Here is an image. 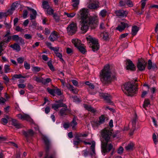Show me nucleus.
<instances>
[{
	"label": "nucleus",
	"instance_id": "1",
	"mask_svg": "<svg viewBox=\"0 0 158 158\" xmlns=\"http://www.w3.org/2000/svg\"><path fill=\"white\" fill-rule=\"evenodd\" d=\"M88 12L86 9L83 8L80 10L77 14L78 18L80 20L81 30L86 32L90 27L92 29H95L98 26V21L97 16H88Z\"/></svg>",
	"mask_w": 158,
	"mask_h": 158
},
{
	"label": "nucleus",
	"instance_id": "2",
	"mask_svg": "<svg viewBox=\"0 0 158 158\" xmlns=\"http://www.w3.org/2000/svg\"><path fill=\"white\" fill-rule=\"evenodd\" d=\"M112 134V131L108 128H105L101 131L102 137L100 138V140L101 151L102 153H107L112 150H114L113 145L110 143L111 141V137Z\"/></svg>",
	"mask_w": 158,
	"mask_h": 158
},
{
	"label": "nucleus",
	"instance_id": "3",
	"mask_svg": "<svg viewBox=\"0 0 158 158\" xmlns=\"http://www.w3.org/2000/svg\"><path fill=\"white\" fill-rule=\"evenodd\" d=\"M100 77L101 82L105 85L111 83L113 79H115L114 76L111 77V72L110 69V65L107 64L100 73Z\"/></svg>",
	"mask_w": 158,
	"mask_h": 158
},
{
	"label": "nucleus",
	"instance_id": "4",
	"mask_svg": "<svg viewBox=\"0 0 158 158\" xmlns=\"http://www.w3.org/2000/svg\"><path fill=\"white\" fill-rule=\"evenodd\" d=\"M42 139L46 145L45 153L44 158H56L55 152L52 148L49 139L45 136H43Z\"/></svg>",
	"mask_w": 158,
	"mask_h": 158
},
{
	"label": "nucleus",
	"instance_id": "5",
	"mask_svg": "<svg viewBox=\"0 0 158 158\" xmlns=\"http://www.w3.org/2000/svg\"><path fill=\"white\" fill-rule=\"evenodd\" d=\"M135 84L134 85L130 82L126 83L122 86V90L128 96L132 97L137 91V84Z\"/></svg>",
	"mask_w": 158,
	"mask_h": 158
},
{
	"label": "nucleus",
	"instance_id": "6",
	"mask_svg": "<svg viewBox=\"0 0 158 158\" xmlns=\"http://www.w3.org/2000/svg\"><path fill=\"white\" fill-rule=\"evenodd\" d=\"M77 28L76 23L73 22L71 23L66 28L68 35H72L74 34L77 31Z\"/></svg>",
	"mask_w": 158,
	"mask_h": 158
},
{
	"label": "nucleus",
	"instance_id": "7",
	"mask_svg": "<svg viewBox=\"0 0 158 158\" xmlns=\"http://www.w3.org/2000/svg\"><path fill=\"white\" fill-rule=\"evenodd\" d=\"M22 133V135L26 138L27 141H28L29 138L32 137L35 133L33 130L31 129H29L26 131L23 130Z\"/></svg>",
	"mask_w": 158,
	"mask_h": 158
},
{
	"label": "nucleus",
	"instance_id": "8",
	"mask_svg": "<svg viewBox=\"0 0 158 158\" xmlns=\"http://www.w3.org/2000/svg\"><path fill=\"white\" fill-rule=\"evenodd\" d=\"M99 96L101 98H103L107 103H109L110 104L113 103L111 100V97L110 94L107 93H100Z\"/></svg>",
	"mask_w": 158,
	"mask_h": 158
},
{
	"label": "nucleus",
	"instance_id": "9",
	"mask_svg": "<svg viewBox=\"0 0 158 158\" xmlns=\"http://www.w3.org/2000/svg\"><path fill=\"white\" fill-rule=\"evenodd\" d=\"M126 62V68L127 70H130L131 71L135 70V66L131 60L130 59H127Z\"/></svg>",
	"mask_w": 158,
	"mask_h": 158
},
{
	"label": "nucleus",
	"instance_id": "10",
	"mask_svg": "<svg viewBox=\"0 0 158 158\" xmlns=\"http://www.w3.org/2000/svg\"><path fill=\"white\" fill-rule=\"evenodd\" d=\"M147 64L144 60H138L137 64V67L139 70L142 71L145 69L146 64Z\"/></svg>",
	"mask_w": 158,
	"mask_h": 158
},
{
	"label": "nucleus",
	"instance_id": "11",
	"mask_svg": "<svg viewBox=\"0 0 158 158\" xmlns=\"http://www.w3.org/2000/svg\"><path fill=\"white\" fill-rule=\"evenodd\" d=\"M116 16L119 17H124L127 16L128 11L123 10H116L115 12Z\"/></svg>",
	"mask_w": 158,
	"mask_h": 158
},
{
	"label": "nucleus",
	"instance_id": "12",
	"mask_svg": "<svg viewBox=\"0 0 158 158\" xmlns=\"http://www.w3.org/2000/svg\"><path fill=\"white\" fill-rule=\"evenodd\" d=\"M121 0L119 2V4L120 6H125L126 5L129 7H132L133 6L132 2L131 0Z\"/></svg>",
	"mask_w": 158,
	"mask_h": 158
},
{
	"label": "nucleus",
	"instance_id": "13",
	"mask_svg": "<svg viewBox=\"0 0 158 158\" xmlns=\"http://www.w3.org/2000/svg\"><path fill=\"white\" fill-rule=\"evenodd\" d=\"M71 112V110L68 108V107L66 106L65 108H61L59 111V113L61 116H63L70 114Z\"/></svg>",
	"mask_w": 158,
	"mask_h": 158
},
{
	"label": "nucleus",
	"instance_id": "14",
	"mask_svg": "<svg viewBox=\"0 0 158 158\" xmlns=\"http://www.w3.org/2000/svg\"><path fill=\"white\" fill-rule=\"evenodd\" d=\"M11 122L12 125L17 129L22 128L23 127L21 124L19 123V122L16 119L11 118Z\"/></svg>",
	"mask_w": 158,
	"mask_h": 158
},
{
	"label": "nucleus",
	"instance_id": "15",
	"mask_svg": "<svg viewBox=\"0 0 158 158\" xmlns=\"http://www.w3.org/2000/svg\"><path fill=\"white\" fill-rule=\"evenodd\" d=\"M26 8L27 10L32 12L33 14H30V17L31 20H34L36 18L37 15V12L34 9L30 8L28 6H27Z\"/></svg>",
	"mask_w": 158,
	"mask_h": 158
},
{
	"label": "nucleus",
	"instance_id": "16",
	"mask_svg": "<svg viewBox=\"0 0 158 158\" xmlns=\"http://www.w3.org/2000/svg\"><path fill=\"white\" fill-rule=\"evenodd\" d=\"M58 38V35L56 31H54L51 34L49 37V39L52 42H54L57 40Z\"/></svg>",
	"mask_w": 158,
	"mask_h": 158
},
{
	"label": "nucleus",
	"instance_id": "17",
	"mask_svg": "<svg viewBox=\"0 0 158 158\" xmlns=\"http://www.w3.org/2000/svg\"><path fill=\"white\" fill-rule=\"evenodd\" d=\"M11 34L10 30H7L6 32V34L4 35V37H7V39H5L2 42L4 43H7L10 41L11 39V36L9 35Z\"/></svg>",
	"mask_w": 158,
	"mask_h": 158
},
{
	"label": "nucleus",
	"instance_id": "18",
	"mask_svg": "<svg viewBox=\"0 0 158 158\" xmlns=\"http://www.w3.org/2000/svg\"><path fill=\"white\" fill-rule=\"evenodd\" d=\"M99 7V2H96L95 3H91L89 4L88 7L90 9L95 10Z\"/></svg>",
	"mask_w": 158,
	"mask_h": 158
},
{
	"label": "nucleus",
	"instance_id": "19",
	"mask_svg": "<svg viewBox=\"0 0 158 158\" xmlns=\"http://www.w3.org/2000/svg\"><path fill=\"white\" fill-rule=\"evenodd\" d=\"M86 39L89 43H92V45H99L98 40L95 38H93L89 36V37H87Z\"/></svg>",
	"mask_w": 158,
	"mask_h": 158
},
{
	"label": "nucleus",
	"instance_id": "20",
	"mask_svg": "<svg viewBox=\"0 0 158 158\" xmlns=\"http://www.w3.org/2000/svg\"><path fill=\"white\" fill-rule=\"evenodd\" d=\"M148 69L150 70L152 69L154 70H156L157 69V67L156 65L155 64H152V61L150 60H149L148 62Z\"/></svg>",
	"mask_w": 158,
	"mask_h": 158
},
{
	"label": "nucleus",
	"instance_id": "21",
	"mask_svg": "<svg viewBox=\"0 0 158 158\" xmlns=\"http://www.w3.org/2000/svg\"><path fill=\"white\" fill-rule=\"evenodd\" d=\"M138 119V117L137 114L136 113L135 114V115L134 118H133L132 120V129L133 130V131H135V130L136 129V121H137Z\"/></svg>",
	"mask_w": 158,
	"mask_h": 158
},
{
	"label": "nucleus",
	"instance_id": "22",
	"mask_svg": "<svg viewBox=\"0 0 158 158\" xmlns=\"http://www.w3.org/2000/svg\"><path fill=\"white\" fill-rule=\"evenodd\" d=\"M128 26V24L124 22H121L120 25H118L116 28V30H118L120 31H122L126 27Z\"/></svg>",
	"mask_w": 158,
	"mask_h": 158
},
{
	"label": "nucleus",
	"instance_id": "23",
	"mask_svg": "<svg viewBox=\"0 0 158 158\" xmlns=\"http://www.w3.org/2000/svg\"><path fill=\"white\" fill-rule=\"evenodd\" d=\"M134 146L135 144L133 143L130 142L125 147V149L128 151L133 150Z\"/></svg>",
	"mask_w": 158,
	"mask_h": 158
},
{
	"label": "nucleus",
	"instance_id": "24",
	"mask_svg": "<svg viewBox=\"0 0 158 158\" xmlns=\"http://www.w3.org/2000/svg\"><path fill=\"white\" fill-rule=\"evenodd\" d=\"M72 42L74 45L75 47L77 48L80 45H82L81 43L80 40L77 39L72 40Z\"/></svg>",
	"mask_w": 158,
	"mask_h": 158
},
{
	"label": "nucleus",
	"instance_id": "25",
	"mask_svg": "<svg viewBox=\"0 0 158 158\" xmlns=\"http://www.w3.org/2000/svg\"><path fill=\"white\" fill-rule=\"evenodd\" d=\"M139 30V27L136 25L133 26L131 29V34L133 36L136 35Z\"/></svg>",
	"mask_w": 158,
	"mask_h": 158
},
{
	"label": "nucleus",
	"instance_id": "26",
	"mask_svg": "<svg viewBox=\"0 0 158 158\" xmlns=\"http://www.w3.org/2000/svg\"><path fill=\"white\" fill-rule=\"evenodd\" d=\"M10 47L18 52L19 51L21 50L20 45L17 43H15L11 45Z\"/></svg>",
	"mask_w": 158,
	"mask_h": 158
},
{
	"label": "nucleus",
	"instance_id": "27",
	"mask_svg": "<svg viewBox=\"0 0 158 158\" xmlns=\"http://www.w3.org/2000/svg\"><path fill=\"white\" fill-rule=\"evenodd\" d=\"M22 120H26L31 123L33 122V120L30 117L29 115L25 114H23Z\"/></svg>",
	"mask_w": 158,
	"mask_h": 158
},
{
	"label": "nucleus",
	"instance_id": "28",
	"mask_svg": "<svg viewBox=\"0 0 158 158\" xmlns=\"http://www.w3.org/2000/svg\"><path fill=\"white\" fill-rule=\"evenodd\" d=\"M77 119V117L74 116L72 121L70 123V125L72 127V128L73 129H75V126L77 124V122H76Z\"/></svg>",
	"mask_w": 158,
	"mask_h": 158
},
{
	"label": "nucleus",
	"instance_id": "29",
	"mask_svg": "<svg viewBox=\"0 0 158 158\" xmlns=\"http://www.w3.org/2000/svg\"><path fill=\"white\" fill-rule=\"evenodd\" d=\"M84 107L87 110L92 113H94L96 111L95 109L90 105L85 104L84 105Z\"/></svg>",
	"mask_w": 158,
	"mask_h": 158
},
{
	"label": "nucleus",
	"instance_id": "30",
	"mask_svg": "<svg viewBox=\"0 0 158 158\" xmlns=\"http://www.w3.org/2000/svg\"><path fill=\"white\" fill-rule=\"evenodd\" d=\"M42 6L45 10H46L50 7L48 2L46 1H43L42 2Z\"/></svg>",
	"mask_w": 158,
	"mask_h": 158
},
{
	"label": "nucleus",
	"instance_id": "31",
	"mask_svg": "<svg viewBox=\"0 0 158 158\" xmlns=\"http://www.w3.org/2000/svg\"><path fill=\"white\" fill-rule=\"evenodd\" d=\"M46 14L50 15H53L54 13V10L50 6L49 8L46 9Z\"/></svg>",
	"mask_w": 158,
	"mask_h": 158
},
{
	"label": "nucleus",
	"instance_id": "32",
	"mask_svg": "<svg viewBox=\"0 0 158 158\" xmlns=\"http://www.w3.org/2000/svg\"><path fill=\"white\" fill-rule=\"evenodd\" d=\"M26 77V76H23L21 74H14L12 77V78L11 79L12 80H15V79H19L21 78H25Z\"/></svg>",
	"mask_w": 158,
	"mask_h": 158
},
{
	"label": "nucleus",
	"instance_id": "33",
	"mask_svg": "<svg viewBox=\"0 0 158 158\" xmlns=\"http://www.w3.org/2000/svg\"><path fill=\"white\" fill-rule=\"evenodd\" d=\"M82 45H81L79 46L77 48L78 49V50L82 54H84L86 51L85 48L82 46Z\"/></svg>",
	"mask_w": 158,
	"mask_h": 158
},
{
	"label": "nucleus",
	"instance_id": "34",
	"mask_svg": "<svg viewBox=\"0 0 158 158\" xmlns=\"http://www.w3.org/2000/svg\"><path fill=\"white\" fill-rule=\"evenodd\" d=\"M52 15L53 17L56 22L57 23L60 21V17L58 15V14L57 13H54Z\"/></svg>",
	"mask_w": 158,
	"mask_h": 158
},
{
	"label": "nucleus",
	"instance_id": "35",
	"mask_svg": "<svg viewBox=\"0 0 158 158\" xmlns=\"http://www.w3.org/2000/svg\"><path fill=\"white\" fill-rule=\"evenodd\" d=\"M150 104L149 100L148 99H145L144 102L143 106V108H146L148 107V105H150Z\"/></svg>",
	"mask_w": 158,
	"mask_h": 158
},
{
	"label": "nucleus",
	"instance_id": "36",
	"mask_svg": "<svg viewBox=\"0 0 158 158\" xmlns=\"http://www.w3.org/2000/svg\"><path fill=\"white\" fill-rule=\"evenodd\" d=\"M147 0H141V2H142V3L141 8V12H142V14H143L144 12L143 9L145 6L146 4V2Z\"/></svg>",
	"mask_w": 158,
	"mask_h": 158
},
{
	"label": "nucleus",
	"instance_id": "37",
	"mask_svg": "<svg viewBox=\"0 0 158 158\" xmlns=\"http://www.w3.org/2000/svg\"><path fill=\"white\" fill-rule=\"evenodd\" d=\"M103 38L106 41L109 39V33L107 32H105L103 33Z\"/></svg>",
	"mask_w": 158,
	"mask_h": 158
},
{
	"label": "nucleus",
	"instance_id": "38",
	"mask_svg": "<svg viewBox=\"0 0 158 158\" xmlns=\"http://www.w3.org/2000/svg\"><path fill=\"white\" fill-rule=\"evenodd\" d=\"M76 15V13L73 12L70 13H68L66 12L64 13V15H67L68 17L69 18H73Z\"/></svg>",
	"mask_w": 158,
	"mask_h": 158
},
{
	"label": "nucleus",
	"instance_id": "39",
	"mask_svg": "<svg viewBox=\"0 0 158 158\" xmlns=\"http://www.w3.org/2000/svg\"><path fill=\"white\" fill-rule=\"evenodd\" d=\"M48 91L51 95L53 96H55V89H51L49 88H48L47 89Z\"/></svg>",
	"mask_w": 158,
	"mask_h": 158
},
{
	"label": "nucleus",
	"instance_id": "40",
	"mask_svg": "<svg viewBox=\"0 0 158 158\" xmlns=\"http://www.w3.org/2000/svg\"><path fill=\"white\" fill-rule=\"evenodd\" d=\"M47 64L48 66L50 68V69L52 71H54L55 69L53 66L52 64V62L51 61H49L48 62Z\"/></svg>",
	"mask_w": 158,
	"mask_h": 158
},
{
	"label": "nucleus",
	"instance_id": "41",
	"mask_svg": "<svg viewBox=\"0 0 158 158\" xmlns=\"http://www.w3.org/2000/svg\"><path fill=\"white\" fill-rule=\"evenodd\" d=\"M95 142H94V143H92V145L90 146V149L91 150L93 153H90V154L91 155H93V154H95Z\"/></svg>",
	"mask_w": 158,
	"mask_h": 158
},
{
	"label": "nucleus",
	"instance_id": "42",
	"mask_svg": "<svg viewBox=\"0 0 158 158\" xmlns=\"http://www.w3.org/2000/svg\"><path fill=\"white\" fill-rule=\"evenodd\" d=\"M72 1L74 2L72 6L74 7H77L79 3V0H72Z\"/></svg>",
	"mask_w": 158,
	"mask_h": 158
},
{
	"label": "nucleus",
	"instance_id": "43",
	"mask_svg": "<svg viewBox=\"0 0 158 158\" xmlns=\"http://www.w3.org/2000/svg\"><path fill=\"white\" fill-rule=\"evenodd\" d=\"M37 82H42L43 81V78L42 77H38L35 76L33 78Z\"/></svg>",
	"mask_w": 158,
	"mask_h": 158
},
{
	"label": "nucleus",
	"instance_id": "44",
	"mask_svg": "<svg viewBox=\"0 0 158 158\" xmlns=\"http://www.w3.org/2000/svg\"><path fill=\"white\" fill-rule=\"evenodd\" d=\"M57 57H58L60 59V60L61 61H64V60L62 58V55L61 53L59 52H56L55 54Z\"/></svg>",
	"mask_w": 158,
	"mask_h": 158
},
{
	"label": "nucleus",
	"instance_id": "45",
	"mask_svg": "<svg viewBox=\"0 0 158 158\" xmlns=\"http://www.w3.org/2000/svg\"><path fill=\"white\" fill-rule=\"evenodd\" d=\"M91 47L92 48V50L94 52H95L96 51L98 50L99 49V45H92Z\"/></svg>",
	"mask_w": 158,
	"mask_h": 158
},
{
	"label": "nucleus",
	"instance_id": "46",
	"mask_svg": "<svg viewBox=\"0 0 158 158\" xmlns=\"http://www.w3.org/2000/svg\"><path fill=\"white\" fill-rule=\"evenodd\" d=\"M105 118L104 115H102L99 118V121L100 124H102L105 122Z\"/></svg>",
	"mask_w": 158,
	"mask_h": 158
},
{
	"label": "nucleus",
	"instance_id": "47",
	"mask_svg": "<svg viewBox=\"0 0 158 158\" xmlns=\"http://www.w3.org/2000/svg\"><path fill=\"white\" fill-rule=\"evenodd\" d=\"M107 13V11L105 9H103L100 11V14L102 17H104L106 16Z\"/></svg>",
	"mask_w": 158,
	"mask_h": 158
},
{
	"label": "nucleus",
	"instance_id": "48",
	"mask_svg": "<svg viewBox=\"0 0 158 158\" xmlns=\"http://www.w3.org/2000/svg\"><path fill=\"white\" fill-rule=\"evenodd\" d=\"M52 108L56 111H57L58 110V108L59 106L58 104H52Z\"/></svg>",
	"mask_w": 158,
	"mask_h": 158
},
{
	"label": "nucleus",
	"instance_id": "49",
	"mask_svg": "<svg viewBox=\"0 0 158 158\" xmlns=\"http://www.w3.org/2000/svg\"><path fill=\"white\" fill-rule=\"evenodd\" d=\"M19 38V35H13L12 36H11V39H12V40L16 41H18Z\"/></svg>",
	"mask_w": 158,
	"mask_h": 158
},
{
	"label": "nucleus",
	"instance_id": "50",
	"mask_svg": "<svg viewBox=\"0 0 158 158\" xmlns=\"http://www.w3.org/2000/svg\"><path fill=\"white\" fill-rule=\"evenodd\" d=\"M41 70L40 68L37 66L33 67H32V71L36 72H39Z\"/></svg>",
	"mask_w": 158,
	"mask_h": 158
},
{
	"label": "nucleus",
	"instance_id": "51",
	"mask_svg": "<svg viewBox=\"0 0 158 158\" xmlns=\"http://www.w3.org/2000/svg\"><path fill=\"white\" fill-rule=\"evenodd\" d=\"M24 67L26 69H29L30 68V64L26 61H25L24 62Z\"/></svg>",
	"mask_w": 158,
	"mask_h": 158
},
{
	"label": "nucleus",
	"instance_id": "52",
	"mask_svg": "<svg viewBox=\"0 0 158 158\" xmlns=\"http://www.w3.org/2000/svg\"><path fill=\"white\" fill-rule=\"evenodd\" d=\"M157 136L156 134L154 133L152 135V139L154 143L156 144L158 142L157 140H156Z\"/></svg>",
	"mask_w": 158,
	"mask_h": 158
},
{
	"label": "nucleus",
	"instance_id": "53",
	"mask_svg": "<svg viewBox=\"0 0 158 158\" xmlns=\"http://www.w3.org/2000/svg\"><path fill=\"white\" fill-rule=\"evenodd\" d=\"M92 124L93 126L94 127H98L101 124H100V122L98 121L93 122Z\"/></svg>",
	"mask_w": 158,
	"mask_h": 158
},
{
	"label": "nucleus",
	"instance_id": "54",
	"mask_svg": "<svg viewBox=\"0 0 158 158\" xmlns=\"http://www.w3.org/2000/svg\"><path fill=\"white\" fill-rule=\"evenodd\" d=\"M123 147L120 146L117 150V152L119 154H121L123 153Z\"/></svg>",
	"mask_w": 158,
	"mask_h": 158
},
{
	"label": "nucleus",
	"instance_id": "55",
	"mask_svg": "<svg viewBox=\"0 0 158 158\" xmlns=\"http://www.w3.org/2000/svg\"><path fill=\"white\" fill-rule=\"evenodd\" d=\"M24 58L22 57H19L17 58V61L18 63L22 64L24 61Z\"/></svg>",
	"mask_w": 158,
	"mask_h": 158
},
{
	"label": "nucleus",
	"instance_id": "56",
	"mask_svg": "<svg viewBox=\"0 0 158 158\" xmlns=\"http://www.w3.org/2000/svg\"><path fill=\"white\" fill-rule=\"evenodd\" d=\"M55 93H56L58 96H60L62 94V93L61 92L60 89H59L55 90Z\"/></svg>",
	"mask_w": 158,
	"mask_h": 158
},
{
	"label": "nucleus",
	"instance_id": "57",
	"mask_svg": "<svg viewBox=\"0 0 158 158\" xmlns=\"http://www.w3.org/2000/svg\"><path fill=\"white\" fill-rule=\"evenodd\" d=\"M7 15L6 12H0V19H2L3 17H6Z\"/></svg>",
	"mask_w": 158,
	"mask_h": 158
},
{
	"label": "nucleus",
	"instance_id": "58",
	"mask_svg": "<svg viewBox=\"0 0 158 158\" xmlns=\"http://www.w3.org/2000/svg\"><path fill=\"white\" fill-rule=\"evenodd\" d=\"M24 37L27 40H30L32 38V35L29 34H26L24 35Z\"/></svg>",
	"mask_w": 158,
	"mask_h": 158
},
{
	"label": "nucleus",
	"instance_id": "59",
	"mask_svg": "<svg viewBox=\"0 0 158 158\" xmlns=\"http://www.w3.org/2000/svg\"><path fill=\"white\" fill-rule=\"evenodd\" d=\"M5 73H8L10 70L9 66L7 65H5L4 66Z\"/></svg>",
	"mask_w": 158,
	"mask_h": 158
},
{
	"label": "nucleus",
	"instance_id": "60",
	"mask_svg": "<svg viewBox=\"0 0 158 158\" xmlns=\"http://www.w3.org/2000/svg\"><path fill=\"white\" fill-rule=\"evenodd\" d=\"M4 44V42L1 41L0 43V56H1L2 54V52L3 51L2 47Z\"/></svg>",
	"mask_w": 158,
	"mask_h": 158
},
{
	"label": "nucleus",
	"instance_id": "61",
	"mask_svg": "<svg viewBox=\"0 0 158 158\" xmlns=\"http://www.w3.org/2000/svg\"><path fill=\"white\" fill-rule=\"evenodd\" d=\"M66 52L68 54H72L73 52V51L71 48H68L66 49Z\"/></svg>",
	"mask_w": 158,
	"mask_h": 158
},
{
	"label": "nucleus",
	"instance_id": "62",
	"mask_svg": "<svg viewBox=\"0 0 158 158\" xmlns=\"http://www.w3.org/2000/svg\"><path fill=\"white\" fill-rule=\"evenodd\" d=\"M2 123L3 125H6L8 123V120L6 118H3L1 119Z\"/></svg>",
	"mask_w": 158,
	"mask_h": 158
},
{
	"label": "nucleus",
	"instance_id": "63",
	"mask_svg": "<svg viewBox=\"0 0 158 158\" xmlns=\"http://www.w3.org/2000/svg\"><path fill=\"white\" fill-rule=\"evenodd\" d=\"M4 23L5 25V27L7 29H8V30H10V28L11 27V25L10 24H8L6 22V21H4Z\"/></svg>",
	"mask_w": 158,
	"mask_h": 158
},
{
	"label": "nucleus",
	"instance_id": "64",
	"mask_svg": "<svg viewBox=\"0 0 158 158\" xmlns=\"http://www.w3.org/2000/svg\"><path fill=\"white\" fill-rule=\"evenodd\" d=\"M27 87L28 89L30 90H33V89L34 88V87H33V85L31 84L30 83H28V84Z\"/></svg>",
	"mask_w": 158,
	"mask_h": 158
}]
</instances>
